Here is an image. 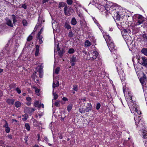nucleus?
<instances>
[{"label":"nucleus","mask_w":147,"mask_h":147,"mask_svg":"<svg viewBox=\"0 0 147 147\" xmlns=\"http://www.w3.org/2000/svg\"><path fill=\"white\" fill-rule=\"evenodd\" d=\"M73 9L71 7H69L67 10V5L64 8V12L65 15L68 16H70L71 13H72Z\"/></svg>","instance_id":"f257e3e1"},{"label":"nucleus","mask_w":147,"mask_h":147,"mask_svg":"<svg viewBox=\"0 0 147 147\" xmlns=\"http://www.w3.org/2000/svg\"><path fill=\"white\" fill-rule=\"evenodd\" d=\"M108 38L109 41L108 40H107V42L110 51H113L115 49L114 43L112 42H110V39L108 37Z\"/></svg>","instance_id":"f03ea898"},{"label":"nucleus","mask_w":147,"mask_h":147,"mask_svg":"<svg viewBox=\"0 0 147 147\" xmlns=\"http://www.w3.org/2000/svg\"><path fill=\"white\" fill-rule=\"evenodd\" d=\"M78 60V57L76 56H73L70 59V62L71 63V65L72 66H74L75 64V62L77 61Z\"/></svg>","instance_id":"7ed1b4c3"},{"label":"nucleus","mask_w":147,"mask_h":147,"mask_svg":"<svg viewBox=\"0 0 147 147\" xmlns=\"http://www.w3.org/2000/svg\"><path fill=\"white\" fill-rule=\"evenodd\" d=\"M84 106L85 107V109H86V112H89V111L91 110L92 108L91 105L88 103L84 104Z\"/></svg>","instance_id":"20e7f679"},{"label":"nucleus","mask_w":147,"mask_h":147,"mask_svg":"<svg viewBox=\"0 0 147 147\" xmlns=\"http://www.w3.org/2000/svg\"><path fill=\"white\" fill-rule=\"evenodd\" d=\"M138 20L137 23L138 25H140L141 24L144 20V18L141 15H139L138 16Z\"/></svg>","instance_id":"39448f33"},{"label":"nucleus","mask_w":147,"mask_h":147,"mask_svg":"<svg viewBox=\"0 0 147 147\" xmlns=\"http://www.w3.org/2000/svg\"><path fill=\"white\" fill-rule=\"evenodd\" d=\"M140 80L142 86L146 84V76L144 74L143 76L140 79Z\"/></svg>","instance_id":"423d86ee"},{"label":"nucleus","mask_w":147,"mask_h":147,"mask_svg":"<svg viewBox=\"0 0 147 147\" xmlns=\"http://www.w3.org/2000/svg\"><path fill=\"white\" fill-rule=\"evenodd\" d=\"M142 61L141 62V64L143 66L147 67V59L144 57L142 58Z\"/></svg>","instance_id":"0eeeda50"},{"label":"nucleus","mask_w":147,"mask_h":147,"mask_svg":"<svg viewBox=\"0 0 147 147\" xmlns=\"http://www.w3.org/2000/svg\"><path fill=\"white\" fill-rule=\"evenodd\" d=\"M34 105L35 107H38V108H40L41 107V105H42V107L43 108H44V106L43 104H40L38 101H35L34 103Z\"/></svg>","instance_id":"6e6552de"},{"label":"nucleus","mask_w":147,"mask_h":147,"mask_svg":"<svg viewBox=\"0 0 147 147\" xmlns=\"http://www.w3.org/2000/svg\"><path fill=\"white\" fill-rule=\"evenodd\" d=\"M25 110L27 112L30 113L32 112H34L35 110V109H34L32 108L26 107L25 109Z\"/></svg>","instance_id":"1a4fd4ad"},{"label":"nucleus","mask_w":147,"mask_h":147,"mask_svg":"<svg viewBox=\"0 0 147 147\" xmlns=\"http://www.w3.org/2000/svg\"><path fill=\"white\" fill-rule=\"evenodd\" d=\"M36 73L33 74L32 76L33 79L34 80L35 82L37 83L38 81V78L37 76L36 75Z\"/></svg>","instance_id":"9d476101"},{"label":"nucleus","mask_w":147,"mask_h":147,"mask_svg":"<svg viewBox=\"0 0 147 147\" xmlns=\"http://www.w3.org/2000/svg\"><path fill=\"white\" fill-rule=\"evenodd\" d=\"M6 20L7 22L6 24L7 25L9 26H10L11 27H13V25L12 24L11 20L8 18H7Z\"/></svg>","instance_id":"9b49d317"},{"label":"nucleus","mask_w":147,"mask_h":147,"mask_svg":"<svg viewBox=\"0 0 147 147\" xmlns=\"http://www.w3.org/2000/svg\"><path fill=\"white\" fill-rule=\"evenodd\" d=\"M59 55L61 57L63 56V54L65 53V50L64 49H62L61 50H60L58 51Z\"/></svg>","instance_id":"f8f14e48"},{"label":"nucleus","mask_w":147,"mask_h":147,"mask_svg":"<svg viewBox=\"0 0 147 147\" xmlns=\"http://www.w3.org/2000/svg\"><path fill=\"white\" fill-rule=\"evenodd\" d=\"M14 101V99H8L7 100V102L9 105H13Z\"/></svg>","instance_id":"ddd939ff"},{"label":"nucleus","mask_w":147,"mask_h":147,"mask_svg":"<svg viewBox=\"0 0 147 147\" xmlns=\"http://www.w3.org/2000/svg\"><path fill=\"white\" fill-rule=\"evenodd\" d=\"M39 47L38 45H37L36 47V51L35 53V55L36 56H37L38 55L39 51Z\"/></svg>","instance_id":"4468645a"},{"label":"nucleus","mask_w":147,"mask_h":147,"mask_svg":"<svg viewBox=\"0 0 147 147\" xmlns=\"http://www.w3.org/2000/svg\"><path fill=\"white\" fill-rule=\"evenodd\" d=\"M141 52L145 55H147V49L143 48L141 51Z\"/></svg>","instance_id":"2eb2a0df"},{"label":"nucleus","mask_w":147,"mask_h":147,"mask_svg":"<svg viewBox=\"0 0 147 147\" xmlns=\"http://www.w3.org/2000/svg\"><path fill=\"white\" fill-rule=\"evenodd\" d=\"M74 36V34L71 30H69L68 36L69 38H72Z\"/></svg>","instance_id":"dca6fc26"},{"label":"nucleus","mask_w":147,"mask_h":147,"mask_svg":"<svg viewBox=\"0 0 147 147\" xmlns=\"http://www.w3.org/2000/svg\"><path fill=\"white\" fill-rule=\"evenodd\" d=\"M85 110L86 109H85V107L84 106V107H81V108H80L79 109V111L81 113H85V112H86Z\"/></svg>","instance_id":"f3484780"},{"label":"nucleus","mask_w":147,"mask_h":147,"mask_svg":"<svg viewBox=\"0 0 147 147\" xmlns=\"http://www.w3.org/2000/svg\"><path fill=\"white\" fill-rule=\"evenodd\" d=\"M92 54L93 56V57H92V59H96L97 57V56L98 55V53L96 52H93Z\"/></svg>","instance_id":"a211bd4d"},{"label":"nucleus","mask_w":147,"mask_h":147,"mask_svg":"<svg viewBox=\"0 0 147 147\" xmlns=\"http://www.w3.org/2000/svg\"><path fill=\"white\" fill-rule=\"evenodd\" d=\"M80 23L82 26H84V27H86L87 26L86 22L84 21L80 20Z\"/></svg>","instance_id":"6ab92c4d"},{"label":"nucleus","mask_w":147,"mask_h":147,"mask_svg":"<svg viewBox=\"0 0 147 147\" xmlns=\"http://www.w3.org/2000/svg\"><path fill=\"white\" fill-rule=\"evenodd\" d=\"M65 3L63 2H61L59 3V8H60L61 7H65L66 6Z\"/></svg>","instance_id":"aec40b11"},{"label":"nucleus","mask_w":147,"mask_h":147,"mask_svg":"<svg viewBox=\"0 0 147 147\" xmlns=\"http://www.w3.org/2000/svg\"><path fill=\"white\" fill-rule=\"evenodd\" d=\"M76 23L77 22L76 19L74 18H73L72 19L71 21V24L74 25H76Z\"/></svg>","instance_id":"412c9836"},{"label":"nucleus","mask_w":147,"mask_h":147,"mask_svg":"<svg viewBox=\"0 0 147 147\" xmlns=\"http://www.w3.org/2000/svg\"><path fill=\"white\" fill-rule=\"evenodd\" d=\"M59 82L58 81H57L56 84L53 82V88H55V87H57L59 86Z\"/></svg>","instance_id":"4be33fe9"},{"label":"nucleus","mask_w":147,"mask_h":147,"mask_svg":"<svg viewBox=\"0 0 147 147\" xmlns=\"http://www.w3.org/2000/svg\"><path fill=\"white\" fill-rule=\"evenodd\" d=\"M65 27L66 28H67L68 30L70 29L71 28L70 25L67 23H65Z\"/></svg>","instance_id":"5701e85b"},{"label":"nucleus","mask_w":147,"mask_h":147,"mask_svg":"<svg viewBox=\"0 0 147 147\" xmlns=\"http://www.w3.org/2000/svg\"><path fill=\"white\" fill-rule=\"evenodd\" d=\"M15 105L16 107L18 108L20 106L21 104L20 102L17 101L15 102Z\"/></svg>","instance_id":"b1692460"},{"label":"nucleus","mask_w":147,"mask_h":147,"mask_svg":"<svg viewBox=\"0 0 147 147\" xmlns=\"http://www.w3.org/2000/svg\"><path fill=\"white\" fill-rule=\"evenodd\" d=\"M84 45L87 47L91 45L90 42L89 40H87L85 41Z\"/></svg>","instance_id":"393cba45"},{"label":"nucleus","mask_w":147,"mask_h":147,"mask_svg":"<svg viewBox=\"0 0 147 147\" xmlns=\"http://www.w3.org/2000/svg\"><path fill=\"white\" fill-rule=\"evenodd\" d=\"M72 107V105L71 104H70L68 105L67 107V110L69 112L71 109Z\"/></svg>","instance_id":"a878e982"},{"label":"nucleus","mask_w":147,"mask_h":147,"mask_svg":"<svg viewBox=\"0 0 147 147\" xmlns=\"http://www.w3.org/2000/svg\"><path fill=\"white\" fill-rule=\"evenodd\" d=\"M12 19H13V23L14 25L16 23V17L15 16V15H12Z\"/></svg>","instance_id":"bb28decb"},{"label":"nucleus","mask_w":147,"mask_h":147,"mask_svg":"<svg viewBox=\"0 0 147 147\" xmlns=\"http://www.w3.org/2000/svg\"><path fill=\"white\" fill-rule=\"evenodd\" d=\"M53 94L54 96V99L56 100L58 97V96L56 92H54V89L53 90Z\"/></svg>","instance_id":"cd10ccee"},{"label":"nucleus","mask_w":147,"mask_h":147,"mask_svg":"<svg viewBox=\"0 0 147 147\" xmlns=\"http://www.w3.org/2000/svg\"><path fill=\"white\" fill-rule=\"evenodd\" d=\"M25 126L26 129L28 130L29 131L30 130V126L28 123H26L25 124Z\"/></svg>","instance_id":"c85d7f7f"},{"label":"nucleus","mask_w":147,"mask_h":147,"mask_svg":"<svg viewBox=\"0 0 147 147\" xmlns=\"http://www.w3.org/2000/svg\"><path fill=\"white\" fill-rule=\"evenodd\" d=\"M74 52V50L72 48L70 49L68 51V53L70 54L73 53Z\"/></svg>","instance_id":"c756f323"},{"label":"nucleus","mask_w":147,"mask_h":147,"mask_svg":"<svg viewBox=\"0 0 147 147\" xmlns=\"http://www.w3.org/2000/svg\"><path fill=\"white\" fill-rule=\"evenodd\" d=\"M60 70V68L59 67H57L55 70V74H57L59 73Z\"/></svg>","instance_id":"7c9ffc66"},{"label":"nucleus","mask_w":147,"mask_h":147,"mask_svg":"<svg viewBox=\"0 0 147 147\" xmlns=\"http://www.w3.org/2000/svg\"><path fill=\"white\" fill-rule=\"evenodd\" d=\"M138 117V120H135V119H136L135 117H134V119L135 121V123H136V125H137V123H139V122L140 121V117Z\"/></svg>","instance_id":"2f4dec72"},{"label":"nucleus","mask_w":147,"mask_h":147,"mask_svg":"<svg viewBox=\"0 0 147 147\" xmlns=\"http://www.w3.org/2000/svg\"><path fill=\"white\" fill-rule=\"evenodd\" d=\"M67 2L68 4L71 5L73 1L72 0H67Z\"/></svg>","instance_id":"473e14b6"},{"label":"nucleus","mask_w":147,"mask_h":147,"mask_svg":"<svg viewBox=\"0 0 147 147\" xmlns=\"http://www.w3.org/2000/svg\"><path fill=\"white\" fill-rule=\"evenodd\" d=\"M73 89L74 90L76 91H77L78 90V88L77 86L75 85V86H74V87H73Z\"/></svg>","instance_id":"72a5a7b5"},{"label":"nucleus","mask_w":147,"mask_h":147,"mask_svg":"<svg viewBox=\"0 0 147 147\" xmlns=\"http://www.w3.org/2000/svg\"><path fill=\"white\" fill-rule=\"evenodd\" d=\"M22 23L24 26H26L27 25V22L26 20H23L22 21Z\"/></svg>","instance_id":"f704fd0d"},{"label":"nucleus","mask_w":147,"mask_h":147,"mask_svg":"<svg viewBox=\"0 0 147 147\" xmlns=\"http://www.w3.org/2000/svg\"><path fill=\"white\" fill-rule=\"evenodd\" d=\"M5 124L3 126V127H5L6 128H7L8 127V125L7 123V121H5Z\"/></svg>","instance_id":"c9c22d12"},{"label":"nucleus","mask_w":147,"mask_h":147,"mask_svg":"<svg viewBox=\"0 0 147 147\" xmlns=\"http://www.w3.org/2000/svg\"><path fill=\"white\" fill-rule=\"evenodd\" d=\"M32 38V36L30 35L27 38V41H30Z\"/></svg>","instance_id":"e433bc0d"},{"label":"nucleus","mask_w":147,"mask_h":147,"mask_svg":"<svg viewBox=\"0 0 147 147\" xmlns=\"http://www.w3.org/2000/svg\"><path fill=\"white\" fill-rule=\"evenodd\" d=\"M100 103H98L96 106V109H97V110L99 109L100 108Z\"/></svg>","instance_id":"4c0bfd02"},{"label":"nucleus","mask_w":147,"mask_h":147,"mask_svg":"<svg viewBox=\"0 0 147 147\" xmlns=\"http://www.w3.org/2000/svg\"><path fill=\"white\" fill-rule=\"evenodd\" d=\"M16 90L18 94H20L21 92V91L19 88H17L16 89Z\"/></svg>","instance_id":"58836bf2"},{"label":"nucleus","mask_w":147,"mask_h":147,"mask_svg":"<svg viewBox=\"0 0 147 147\" xmlns=\"http://www.w3.org/2000/svg\"><path fill=\"white\" fill-rule=\"evenodd\" d=\"M143 138L144 139L147 138V133H143Z\"/></svg>","instance_id":"ea45409f"},{"label":"nucleus","mask_w":147,"mask_h":147,"mask_svg":"<svg viewBox=\"0 0 147 147\" xmlns=\"http://www.w3.org/2000/svg\"><path fill=\"white\" fill-rule=\"evenodd\" d=\"M55 106L57 107H59L60 105V104L59 102L56 101L55 102Z\"/></svg>","instance_id":"a19ab883"},{"label":"nucleus","mask_w":147,"mask_h":147,"mask_svg":"<svg viewBox=\"0 0 147 147\" xmlns=\"http://www.w3.org/2000/svg\"><path fill=\"white\" fill-rule=\"evenodd\" d=\"M35 91L37 95H39V90L38 89H35Z\"/></svg>","instance_id":"79ce46f5"},{"label":"nucleus","mask_w":147,"mask_h":147,"mask_svg":"<svg viewBox=\"0 0 147 147\" xmlns=\"http://www.w3.org/2000/svg\"><path fill=\"white\" fill-rule=\"evenodd\" d=\"M5 131L7 133H8L9 132L10 128L9 127L7 128H6Z\"/></svg>","instance_id":"37998d69"},{"label":"nucleus","mask_w":147,"mask_h":147,"mask_svg":"<svg viewBox=\"0 0 147 147\" xmlns=\"http://www.w3.org/2000/svg\"><path fill=\"white\" fill-rule=\"evenodd\" d=\"M38 38L39 40L42 39V36L38 34Z\"/></svg>","instance_id":"c03bdc74"},{"label":"nucleus","mask_w":147,"mask_h":147,"mask_svg":"<svg viewBox=\"0 0 147 147\" xmlns=\"http://www.w3.org/2000/svg\"><path fill=\"white\" fill-rule=\"evenodd\" d=\"M26 100L30 102L31 101V98L30 97H27L26 98Z\"/></svg>","instance_id":"a18cd8bd"},{"label":"nucleus","mask_w":147,"mask_h":147,"mask_svg":"<svg viewBox=\"0 0 147 147\" xmlns=\"http://www.w3.org/2000/svg\"><path fill=\"white\" fill-rule=\"evenodd\" d=\"M117 18L118 20H119L120 18V16L118 13H117Z\"/></svg>","instance_id":"49530a36"},{"label":"nucleus","mask_w":147,"mask_h":147,"mask_svg":"<svg viewBox=\"0 0 147 147\" xmlns=\"http://www.w3.org/2000/svg\"><path fill=\"white\" fill-rule=\"evenodd\" d=\"M28 137H25L24 138V140H25V143H27V141H28Z\"/></svg>","instance_id":"de8ad7c7"},{"label":"nucleus","mask_w":147,"mask_h":147,"mask_svg":"<svg viewBox=\"0 0 147 147\" xmlns=\"http://www.w3.org/2000/svg\"><path fill=\"white\" fill-rule=\"evenodd\" d=\"M22 7L26 9L27 8V6L25 4H23L22 5Z\"/></svg>","instance_id":"09e8293b"},{"label":"nucleus","mask_w":147,"mask_h":147,"mask_svg":"<svg viewBox=\"0 0 147 147\" xmlns=\"http://www.w3.org/2000/svg\"><path fill=\"white\" fill-rule=\"evenodd\" d=\"M60 50V48L59 44H58L57 46V50L58 51H59Z\"/></svg>","instance_id":"8fccbe9b"},{"label":"nucleus","mask_w":147,"mask_h":147,"mask_svg":"<svg viewBox=\"0 0 147 147\" xmlns=\"http://www.w3.org/2000/svg\"><path fill=\"white\" fill-rule=\"evenodd\" d=\"M38 72L39 73V74H41V73L42 72V69L41 68H40Z\"/></svg>","instance_id":"3c124183"},{"label":"nucleus","mask_w":147,"mask_h":147,"mask_svg":"<svg viewBox=\"0 0 147 147\" xmlns=\"http://www.w3.org/2000/svg\"><path fill=\"white\" fill-rule=\"evenodd\" d=\"M143 37L144 39H146V40L147 42V36H146V35H144L143 36Z\"/></svg>","instance_id":"603ef678"},{"label":"nucleus","mask_w":147,"mask_h":147,"mask_svg":"<svg viewBox=\"0 0 147 147\" xmlns=\"http://www.w3.org/2000/svg\"><path fill=\"white\" fill-rule=\"evenodd\" d=\"M42 29L40 30V31L38 33V34H39V35H40V34H41V33H42Z\"/></svg>","instance_id":"864d4df0"},{"label":"nucleus","mask_w":147,"mask_h":147,"mask_svg":"<svg viewBox=\"0 0 147 147\" xmlns=\"http://www.w3.org/2000/svg\"><path fill=\"white\" fill-rule=\"evenodd\" d=\"M44 139L46 141H48V139L47 137H45L44 138Z\"/></svg>","instance_id":"5fc2aeb1"},{"label":"nucleus","mask_w":147,"mask_h":147,"mask_svg":"<svg viewBox=\"0 0 147 147\" xmlns=\"http://www.w3.org/2000/svg\"><path fill=\"white\" fill-rule=\"evenodd\" d=\"M49 0H43L42 1V3H44L47 2Z\"/></svg>","instance_id":"6e6d98bb"},{"label":"nucleus","mask_w":147,"mask_h":147,"mask_svg":"<svg viewBox=\"0 0 147 147\" xmlns=\"http://www.w3.org/2000/svg\"><path fill=\"white\" fill-rule=\"evenodd\" d=\"M39 40V43L40 44H42L43 42V41H42V39H40V40Z\"/></svg>","instance_id":"4d7b16f0"},{"label":"nucleus","mask_w":147,"mask_h":147,"mask_svg":"<svg viewBox=\"0 0 147 147\" xmlns=\"http://www.w3.org/2000/svg\"><path fill=\"white\" fill-rule=\"evenodd\" d=\"M63 100L64 101H66L67 100V99L65 97H63Z\"/></svg>","instance_id":"13d9d810"},{"label":"nucleus","mask_w":147,"mask_h":147,"mask_svg":"<svg viewBox=\"0 0 147 147\" xmlns=\"http://www.w3.org/2000/svg\"><path fill=\"white\" fill-rule=\"evenodd\" d=\"M12 121L13 122H17V120H16V119H12Z\"/></svg>","instance_id":"bf43d9fd"},{"label":"nucleus","mask_w":147,"mask_h":147,"mask_svg":"<svg viewBox=\"0 0 147 147\" xmlns=\"http://www.w3.org/2000/svg\"><path fill=\"white\" fill-rule=\"evenodd\" d=\"M39 77H40L42 78V75L41 74H39Z\"/></svg>","instance_id":"052dcab7"},{"label":"nucleus","mask_w":147,"mask_h":147,"mask_svg":"<svg viewBox=\"0 0 147 147\" xmlns=\"http://www.w3.org/2000/svg\"><path fill=\"white\" fill-rule=\"evenodd\" d=\"M8 137L10 139H11L12 138V136H8Z\"/></svg>","instance_id":"680f3d73"},{"label":"nucleus","mask_w":147,"mask_h":147,"mask_svg":"<svg viewBox=\"0 0 147 147\" xmlns=\"http://www.w3.org/2000/svg\"><path fill=\"white\" fill-rule=\"evenodd\" d=\"M124 32H127V30H126V29H124Z\"/></svg>","instance_id":"e2e57ef3"},{"label":"nucleus","mask_w":147,"mask_h":147,"mask_svg":"<svg viewBox=\"0 0 147 147\" xmlns=\"http://www.w3.org/2000/svg\"><path fill=\"white\" fill-rule=\"evenodd\" d=\"M62 138H63V137L61 135L60 136H59V138L61 139H62Z\"/></svg>","instance_id":"0e129e2a"},{"label":"nucleus","mask_w":147,"mask_h":147,"mask_svg":"<svg viewBox=\"0 0 147 147\" xmlns=\"http://www.w3.org/2000/svg\"><path fill=\"white\" fill-rule=\"evenodd\" d=\"M27 104L29 106L31 105V103L30 102H28L27 103Z\"/></svg>","instance_id":"69168bd1"},{"label":"nucleus","mask_w":147,"mask_h":147,"mask_svg":"<svg viewBox=\"0 0 147 147\" xmlns=\"http://www.w3.org/2000/svg\"><path fill=\"white\" fill-rule=\"evenodd\" d=\"M26 95V94L25 93H24L23 94V95L24 96H25Z\"/></svg>","instance_id":"338daca9"},{"label":"nucleus","mask_w":147,"mask_h":147,"mask_svg":"<svg viewBox=\"0 0 147 147\" xmlns=\"http://www.w3.org/2000/svg\"><path fill=\"white\" fill-rule=\"evenodd\" d=\"M64 119V117H61V119L62 120H63Z\"/></svg>","instance_id":"774afa93"}]
</instances>
